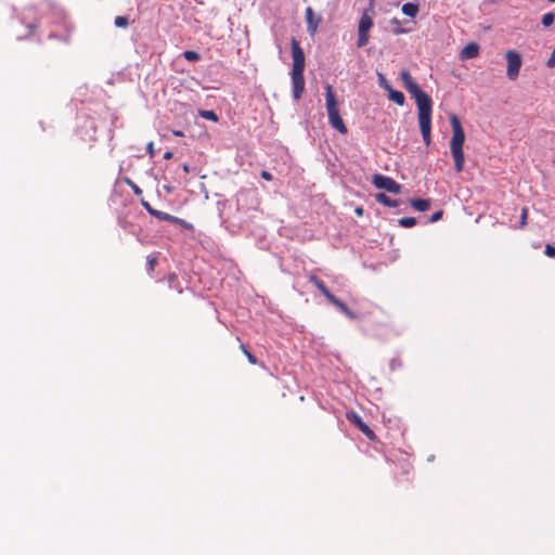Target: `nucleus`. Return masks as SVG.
I'll return each mask as SVG.
<instances>
[{"label":"nucleus","mask_w":555,"mask_h":555,"mask_svg":"<svg viewBox=\"0 0 555 555\" xmlns=\"http://www.w3.org/2000/svg\"><path fill=\"white\" fill-rule=\"evenodd\" d=\"M372 183L374 184L375 188L385 190L393 194H399L402 189L401 184H399L392 178L380 173H376L373 176Z\"/></svg>","instance_id":"obj_5"},{"label":"nucleus","mask_w":555,"mask_h":555,"mask_svg":"<svg viewBox=\"0 0 555 555\" xmlns=\"http://www.w3.org/2000/svg\"><path fill=\"white\" fill-rule=\"evenodd\" d=\"M554 20H555V14L552 13V12H548V13L543 15V17H542V25L545 26V27H548V26H551L554 23Z\"/></svg>","instance_id":"obj_24"},{"label":"nucleus","mask_w":555,"mask_h":555,"mask_svg":"<svg viewBox=\"0 0 555 555\" xmlns=\"http://www.w3.org/2000/svg\"><path fill=\"white\" fill-rule=\"evenodd\" d=\"M309 281L324 295V297L331 301L334 299V295L328 291V288L325 286L324 282L320 280L317 275L311 274L309 276Z\"/></svg>","instance_id":"obj_11"},{"label":"nucleus","mask_w":555,"mask_h":555,"mask_svg":"<svg viewBox=\"0 0 555 555\" xmlns=\"http://www.w3.org/2000/svg\"><path fill=\"white\" fill-rule=\"evenodd\" d=\"M347 420L354 424L360 430L366 425L362 417L357 412H347L346 414Z\"/></svg>","instance_id":"obj_17"},{"label":"nucleus","mask_w":555,"mask_h":555,"mask_svg":"<svg viewBox=\"0 0 555 555\" xmlns=\"http://www.w3.org/2000/svg\"><path fill=\"white\" fill-rule=\"evenodd\" d=\"M331 304H333L335 307H337L339 309L340 312H343L347 318H349L350 320H354L357 319V314L354 312H352L346 304H344L339 298H337L336 296L334 297V299H332L330 301Z\"/></svg>","instance_id":"obj_12"},{"label":"nucleus","mask_w":555,"mask_h":555,"mask_svg":"<svg viewBox=\"0 0 555 555\" xmlns=\"http://www.w3.org/2000/svg\"><path fill=\"white\" fill-rule=\"evenodd\" d=\"M114 24L116 27L126 28L129 25V20L127 16H116Z\"/></svg>","instance_id":"obj_23"},{"label":"nucleus","mask_w":555,"mask_h":555,"mask_svg":"<svg viewBox=\"0 0 555 555\" xmlns=\"http://www.w3.org/2000/svg\"><path fill=\"white\" fill-rule=\"evenodd\" d=\"M240 348H241L242 352L246 356V358L250 364L258 363L257 358L248 351V349L246 348V346L244 344H241Z\"/></svg>","instance_id":"obj_21"},{"label":"nucleus","mask_w":555,"mask_h":555,"mask_svg":"<svg viewBox=\"0 0 555 555\" xmlns=\"http://www.w3.org/2000/svg\"><path fill=\"white\" fill-rule=\"evenodd\" d=\"M398 222L403 228H412L416 224V219L414 217H403Z\"/></svg>","instance_id":"obj_19"},{"label":"nucleus","mask_w":555,"mask_h":555,"mask_svg":"<svg viewBox=\"0 0 555 555\" xmlns=\"http://www.w3.org/2000/svg\"><path fill=\"white\" fill-rule=\"evenodd\" d=\"M325 105L330 125L340 133H347L348 130L340 117L338 103L335 98L334 89L331 85L325 87Z\"/></svg>","instance_id":"obj_4"},{"label":"nucleus","mask_w":555,"mask_h":555,"mask_svg":"<svg viewBox=\"0 0 555 555\" xmlns=\"http://www.w3.org/2000/svg\"><path fill=\"white\" fill-rule=\"evenodd\" d=\"M305 17L307 23V29L310 35H314L320 24V18H314V12L311 7L306 8Z\"/></svg>","instance_id":"obj_9"},{"label":"nucleus","mask_w":555,"mask_h":555,"mask_svg":"<svg viewBox=\"0 0 555 555\" xmlns=\"http://www.w3.org/2000/svg\"><path fill=\"white\" fill-rule=\"evenodd\" d=\"M354 212H356V215H357L358 217H362V216H363V212H364V209H363L362 207H360V206H359V207H357V208L354 209Z\"/></svg>","instance_id":"obj_34"},{"label":"nucleus","mask_w":555,"mask_h":555,"mask_svg":"<svg viewBox=\"0 0 555 555\" xmlns=\"http://www.w3.org/2000/svg\"><path fill=\"white\" fill-rule=\"evenodd\" d=\"M199 115L203 118L208 119V120H212V121H217L218 120V116H217V114L214 111H201Z\"/></svg>","instance_id":"obj_25"},{"label":"nucleus","mask_w":555,"mask_h":555,"mask_svg":"<svg viewBox=\"0 0 555 555\" xmlns=\"http://www.w3.org/2000/svg\"><path fill=\"white\" fill-rule=\"evenodd\" d=\"M183 56L185 60H188L190 62H196V61L201 60L199 53H197L196 51H192V50L184 51Z\"/></svg>","instance_id":"obj_20"},{"label":"nucleus","mask_w":555,"mask_h":555,"mask_svg":"<svg viewBox=\"0 0 555 555\" xmlns=\"http://www.w3.org/2000/svg\"><path fill=\"white\" fill-rule=\"evenodd\" d=\"M527 219H528V208L527 207H524L521 209V214H520V221H519V228L522 229L526 227L527 224Z\"/></svg>","instance_id":"obj_27"},{"label":"nucleus","mask_w":555,"mask_h":555,"mask_svg":"<svg viewBox=\"0 0 555 555\" xmlns=\"http://www.w3.org/2000/svg\"><path fill=\"white\" fill-rule=\"evenodd\" d=\"M505 59L507 62L506 75L511 80H515L521 67V56L515 50H508L505 53Z\"/></svg>","instance_id":"obj_6"},{"label":"nucleus","mask_w":555,"mask_h":555,"mask_svg":"<svg viewBox=\"0 0 555 555\" xmlns=\"http://www.w3.org/2000/svg\"><path fill=\"white\" fill-rule=\"evenodd\" d=\"M401 11L410 17H415L420 11L418 5L412 2H406L402 5Z\"/></svg>","instance_id":"obj_16"},{"label":"nucleus","mask_w":555,"mask_h":555,"mask_svg":"<svg viewBox=\"0 0 555 555\" xmlns=\"http://www.w3.org/2000/svg\"><path fill=\"white\" fill-rule=\"evenodd\" d=\"M146 150H147L149 155H150L151 157H153V156H154V154H155V151H154V144H153V142H149V143H147Z\"/></svg>","instance_id":"obj_32"},{"label":"nucleus","mask_w":555,"mask_h":555,"mask_svg":"<svg viewBox=\"0 0 555 555\" xmlns=\"http://www.w3.org/2000/svg\"><path fill=\"white\" fill-rule=\"evenodd\" d=\"M546 64H547V66H548L550 68L555 67V48H554V50H553V52H552V54H551V57L548 59V61H547V63H546Z\"/></svg>","instance_id":"obj_30"},{"label":"nucleus","mask_w":555,"mask_h":555,"mask_svg":"<svg viewBox=\"0 0 555 555\" xmlns=\"http://www.w3.org/2000/svg\"><path fill=\"white\" fill-rule=\"evenodd\" d=\"M362 434L371 441H375L376 440V435L375 433L367 426L365 425L362 429H361Z\"/></svg>","instance_id":"obj_26"},{"label":"nucleus","mask_w":555,"mask_h":555,"mask_svg":"<svg viewBox=\"0 0 555 555\" xmlns=\"http://www.w3.org/2000/svg\"><path fill=\"white\" fill-rule=\"evenodd\" d=\"M379 79H380V86L386 89V86H389V85L387 83V81L385 80V78L382 75L379 76Z\"/></svg>","instance_id":"obj_36"},{"label":"nucleus","mask_w":555,"mask_h":555,"mask_svg":"<svg viewBox=\"0 0 555 555\" xmlns=\"http://www.w3.org/2000/svg\"><path fill=\"white\" fill-rule=\"evenodd\" d=\"M156 263H157V256L156 255H149L146 257V264H147L149 273H152L155 270Z\"/></svg>","instance_id":"obj_22"},{"label":"nucleus","mask_w":555,"mask_h":555,"mask_svg":"<svg viewBox=\"0 0 555 555\" xmlns=\"http://www.w3.org/2000/svg\"><path fill=\"white\" fill-rule=\"evenodd\" d=\"M129 182V185L132 188L133 192L135 194H141L142 193V190L133 182L131 181H128Z\"/></svg>","instance_id":"obj_33"},{"label":"nucleus","mask_w":555,"mask_h":555,"mask_svg":"<svg viewBox=\"0 0 555 555\" xmlns=\"http://www.w3.org/2000/svg\"><path fill=\"white\" fill-rule=\"evenodd\" d=\"M544 253L547 257L554 258L555 257V247L551 244H547L545 246Z\"/></svg>","instance_id":"obj_29"},{"label":"nucleus","mask_w":555,"mask_h":555,"mask_svg":"<svg viewBox=\"0 0 555 555\" xmlns=\"http://www.w3.org/2000/svg\"><path fill=\"white\" fill-rule=\"evenodd\" d=\"M410 205L417 211H426L430 208L431 203L429 199L412 198Z\"/></svg>","instance_id":"obj_14"},{"label":"nucleus","mask_w":555,"mask_h":555,"mask_svg":"<svg viewBox=\"0 0 555 555\" xmlns=\"http://www.w3.org/2000/svg\"><path fill=\"white\" fill-rule=\"evenodd\" d=\"M443 216V210H438L435 214H433L429 218V222L434 223L439 221Z\"/></svg>","instance_id":"obj_28"},{"label":"nucleus","mask_w":555,"mask_h":555,"mask_svg":"<svg viewBox=\"0 0 555 555\" xmlns=\"http://www.w3.org/2000/svg\"><path fill=\"white\" fill-rule=\"evenodd\" d=\"M293 68H292V83L293 95L295 100H299L305 91V53L297 39L293 38L291 41Z\"/></svg>","instance_id":"obj_2"},{"label":"nucleus","mask_w":555,"mask_h":555,"mask_svg":"<svg viewBox=\"0 0 555 555\" xmlns=\"http://www.w3.org/2000/svg\"><path fill=\"white\" fill-rule=\"evenodd\" d=\"M143 206L147 209V211H149L152 216H154V217L158 218L159 220H165V221H169V222L178 223V224L183 225V227H185V228H189V227H190V224H188V222H186L185 220L180 219V218L175 217V216H171V215H169V214H167V212H164V211H160V210H156V209L152 208V207L150 206V204H149V203H146V202H144V203H143Z\"/></svg>","instance_id":"obj_8"},{"label":"nucleus","mask_w":555,"mask_h":555,"mask_svg":"<svg viewBox=\"0 0 555 555\" xmlns=\"http://www.w3.org/2000/svg\"><path fill=\"white\" fill-rule=\"evenodd\" d=\"M386 90H388L389 100L393 101L399 106H403L405 103L404 94L401 91L393 90L390 86H386Z\"/></svg>","instance_id":"obj_13"},{"label":"nucleus","mask_w":555,"mask_h":555,"mask_svg":"<svg viewBox=\"0 0 555 555\" xmlns=\"http://www.w3.org/2000/svg\"><path fill=\"white\" fill-rule=\"evenodd\" d=\"M375 199L377 203L387 206V207H397L399 206L400 202L398 199H392L389 196H387L385 193H377L375 195Z\"/></svg>","instance_id":"obj_15"},{"label":"nucleus","mask_w":555,"mask_h":555,"mask_svg":"<svg viewBox=\"0 0 555 555\" xmlns=\"http://www.w3.org/2000/svg\"><path fill=\"white\" fill-rule=\"evenodd\" d=\"M372 26H373L372 17L367 14V12H364L359 21L358 41H357V46L359 48L364 47L369 42V31Z\"/></svg>","instance_id":"obj_7"},{"label":"nucleus","mask_w":555,"mask_h":555,"mask_svg":"<svg viewBox=\"0 0 555 555\" xmlns=\"http://www.w3.org/2000/svg\"><path fill=\"white\" fill-rule=\"evenodd\" d=\"M261 178L267 181H271L273 179L272 175L267 170L261 171Z\"/></svg>","instance_id":"obj_31"},{"label":"nucleus","mask_w":555,"mask_h":555,"mask_svg":"<svg viewBox=\"0 0 555 555\" xmlns=\"http://www.w3.org/2000/svg\"><path fill=\"white\" fill-rule=\"evenodd\" d=\"M452 128V137L450 140V151L454 160V169L456 172H462L465 165V155L463 151L465 142V132L462 127L461 120L456 115L450 117Z\"/></svg>","instance_id":"obj_3"},{"label":"nucleus","mask_w":555,"mask_h":555,"mask_svg":"<svg viewBox=\"0 0 555 555\" xmlns=\"http://www.w3.org/2000/svg\"><path fill=\"white\" fill-rule=\"evenodd\" d=\"M167 281H168V286H169L170 288H175V289H177V292H178L179 294H181V293L183 292V289H182V287H181L180 283L178 282V275H177L175 272L170 273V274L167 276Z\"/></svg>","instance_id":"obj_18"},{"label":"nucleus","mask_w":555,"mask_h":555,"mask_svg":"<svg viewBox=\"0 0 555 555\" xmlns=\"http://www.w3.org/2000/svg\"><path fill=\"white\" fill-rule=\"evenodd\" d=\"M479 55V46L476 42L467 43L461 51L460 57L462 60L475 59Z\"/></svg>","instance_id":"obj_10"},{"label":"nucleus","mask_w":555,"mask_h":555,"mask_svg":"<svg viewBox=\"0 0 555 555\" xmlns=\"http://www.w3.org/2000/svg\"><path fill=\"white\" fill-rule=\"evenodd\" d=\"M400 78L404 89L414 98L418 111V125L425 144L428 146L431 142V112L433 101L420 86L414 81L406 69L400 72Z\"/></svg>","instance_id":"obj_1"},{"label":"nucleus","mask_w":555,"mask_h":555,"mask_svg":"<svg viewBox=\"0 0 555 555\" xmlns=\"http://www.w3.org/2000/svg\"><path fill=\"white\" fill-rule=\"evenodd\" d=\"M173 157V153L170 152V151H167L165 154H164V158L165 159H171Z\"/></svg>","instance_id":"obj_35"},{"label":"nucleus","mask_w":555,"mask_h":555,"mask_svg":"<svg viewBox=\"0 0 555 555\" xmlns=\"http://www.w3.org/2000/svg\"><path fill=\"white\" fill-rule=\"evenodd\" d=\"M172 133L176 137H183L184 135V133L182 131H180V130H173Z\"/></svg>","instance_id":"obj_37"},{"label":"nucleus","mask_w":555,"mask_h":555,"mask_svg":"<svg viewBox=\"0 0 555 555\" xmlns=\"http://www.w3.org/2000/svg\"><path fill=\"white\" fill-rule=\"evenodd\" d=\"M183 169H184L185 172H189V166L188 165H184Z\"/></svg>","instance_id":"obj_38"}]
</instances>
